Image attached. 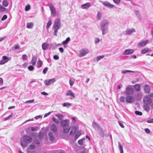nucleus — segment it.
Segmentation results:
<instances>
[{
	"mask_svg": "<svg viewBox=\"0 0 153 153\" xmlns=\"http://www.w3.org/2000/svg\"><path fill=\"white\" fill-rule=\"evenodd\" d=\"M109 23L106 20H102L100 22V26L102 35H104L108 32V29Z\"/></svg>",
	"mask_w": 153,
	"mask_h": 153,
	"instance_id": "obj_1",
	"label": "nucleus"
},
{
	"mask_svg": "<svg viewBox=\"0 0 153 153\" xmlns=\"http://www.w3.org/2000/svg\"><path fill=\"white\" fill-rule=\"evenodd\" d=\"M32 140V138L30 137L25 135L23 137V140L21 142V144L23 147H25Z\"/></svg>",
	"mask_w": 153,
	"mask_h": 153,
	"instance_id": "obj_2",
	"label": "nucleus"
},
{
	"mask_svg": "<svg viewBox=\"0 0 153 153\" xmlns=\"http://www.w3.org/2000/svg\"><path fill=\"white\" fill-rule=\"evenodd\" d=\"M92 126L95 129H97L100 132V133L102 134H103L104 131L99 125L97 122L94 121L92 123Z\"/></svg>",
	"mask_w": 153,
	"mask_h": 153,
	"instance_id": "obj_3",
	"label": "nucleus"
},
{
	"mask_svg": "<svg viewBox=\"0 0 153 153\" xmlns=\"http://www.w3.org/2000/svg\"><path fill=\"white\" fill-rule=\"evenodd\" d=\"M61 23L60 19L57 18L56 19L54 23L53 28L59 29L61 27Z\"/></svg>",
	"mask_w": 153,
	"mask_h": 153,
	"instance_id": "obj_4",
	"label": "nucleus"
},
{
	"mask_svg": "<svg viewBox=\"0 0 153 153\" xmlns=\"http://www.w3.org/2000/svg\"><path fill=\"white\" fill-rule=\"evenodd\" d=\"M89 50L87 48H83L79 51V56L80 57L85 56L89 53Z\"/></svg>",
	"mask_w": 153,
	"mask_h": 153,
	"instance_id": "obj_5",
	"label": "nucleus"
},
{
	"mask_svg": "<svg viewBox=\"0 0 153 153\" xmlns=\"http://www.w3.org/2000/svg\"><path fill=\"white\" fill-rule=\"evenodd\" d=\"M143 102L144 103L150 105L152 103V102H153V100H152V98L149 96L147 95L144 97Z\"/></svg>",
	"mask_w": 153,
	"mask_h": 153,
	"instance_id": "obj_6",
	"label": "nucleus"
},
{
	"mask_svg": "<svg viewBox=\"0 0 153 153\" xmlns=\"http://www.w3.org/2000/svg\"><path fill=\"white\" fill-rule=\"evenodd\" d=\"M49 7L51 11V15L53 16H55L57 15L56 10L53 5L52 4L49 5Z\"/></svg>",
	"mask_w": 153,
	"mask_h": 153,
	"instance_id": "obj_7",
	"label": "nucleus"
},
{
	"mask_svg": "<svg viewBox=\"0 0 153 153\" xmlns=\"http://www.w3.org/2000/svg\"><path fill=\"white\" fill-rule=\"evenodd\" d=\"M56 81V79L54 78L51 79H48L44 81V84L48 86L51 85L54 83Z\"/></svg>",
	"mask_w": 153,
	"mask_h": 153,
	"instance_id": "obj_8",
	"label": "nucleus"
},
{
	"mask_svg": "<svg viewBox=\"0 0 153 153\" xmlns=\"http://www.w3.org/2000/svg\"><path fill=\"white\" fill-rule=\"evenodd\" d=\"M134 98L131 96H127L126 98V101L128 103H131L134 102Z\"/></svg>",
	"mask_w": 153,
	"mask_h": 153,
	"instance_id": "obj_9",
	"label": "nucleus"
},
{
	"mask_svg": "<svg viewBox=\"0 0 153 153\" xmlns=\"http://www.w3.org/2000/svg\"><path fill=\"white\" fill-rule=\"evenodd\" d=\"M126 90L125 94L126 95H132L133 94L134 91L132 88L127 87Z\"/></svg>",
	"mask_w": 153,
	"mask_h": 153,
	"instance_id": "obj_10",
	"label": "nucleus"
},
{
	"mask_svg": "<svg viewBox=\"0 0 153 153\" xmlns=\"http://www.w3.org/2000/svg\"><path fill=\"white\" fill-rule=\"evenodd\" d=\"M67 96H70L71 99H73L75 97V95L73 92L71 90L67 91L66 93Z\"/></svg>",
	"mask_w": 153,
	"mask_h": 153,
	"instance_id": "obj_11",
	"label": "nucleus"
},
{
	"mask_svg": "<svg viewBox=\"0 0 153 153\" xmlns=\"http://www.w3.org/2000/svg\"><path fill=\"white\" fill-rule=\"evenodd\" d=\"M100 1L102 2L104 6L110 8H111L115 6L114 5L111 4L108 1Z\"/></svg>",
	"mask_w": 153,
	"mask_h": 153,
	"instance_id": "obj_12",
	"label": "nucleus"
},
{
	"mask_svg": "<svg viewBox=\"0 0 153 153\" xmlns=\"http://www.w3.org/2000/svg\"><path fill=\"white\" fill-rule=\"evenodd\" d=\"M135 29L132 28H128L125 31V34L126 35H131L132 33L135 32Z\"/></svg>",
	"mask_w": 153,
	"mask_h": 153,
	"instance_id": "obj_13",
	"label": "nucleus"
},
{
	"mask_svg": "<svg viewBox=\"0 0 153 153\" xmlns=\"http://www.w3.org/2000/svg\"><path fill=\"white\" fill-rule=\"evenodd\" d=\"M9 60V58L6 56H2V59L0 61V65H3L7 62Z\"/></svg>",
	"mask_w": 153,
	"mask_h": 153,
	"instance_id": "obj_14",
	"label": "nucleus"
},
{
	"mask_svg": "<svg viewBox=\"0 0 153 153\" xmlns=\"http://www.w3.org/2000/svg\"><path fill=\"white\" fill-rule=\"evenodd\" d=\"M134 51L131 49H127L125 50L123 53L124 55H128L132 54L133 53Z\"/></svg>",
	"mask_w": 153,
	"mask_h": 153,
	"instance_id": "obj_15",
	"label": "nucleus"
},
{
	"mask_svg": "<svg viewBox=\"0 0 153 153\" xmlns=\"http://www.w3.org/2000/svg\"><path fill=\"white\" fill-rule=\"evenodd\" d=\"M149 42L148 40H145L142 42H139L138 44V46L139 47H142L146 45Z\"/></svg>",
	"mask_w": 153,
	"mask_h": 153,
	"instance_id": "obj_16",
	"label": "nucleus"
},
{
	"mask_svg": "<svg viewBox=\"0 0 153 153\" xmlns=\"http://www.w3.org/2000/svg\"><path fill=\"white\" fill-rule=\"evenodd\" d=\"M144 91L145 93H149L150 91L149 86L147 84L144 87Z\"/></svg>",
	"mask_w": 153,
	"mask_h": 153,
	"instance_id": "obj_17",
	"label": "nucleus"
},
{
	"mask_svg": "<svg viewBox=\"0 0 153 153\" xmlns=\"http://www.w3.org/2000/svg\"><path fill=\"white\" fill-rule=\"evenodd\" d=\"M37 57L34 55H33L32 58L31 63L33 66L34 65L37 61Z\"/></svg>",
	"mask_w": 153,
	"mask_h": 153,
	"instance_id": "obj_18",
	"label": "nucleus"
},
{
	"mask_svg": "<svg viewBox=\"0 0 153 153\" xmlns=\"http://www.w3.org/2000/svg\"><path fill=\"white\" fill-rule=\"evenodd\" d=\"M68 121L67 120H63L61 122V124L63 126L66 127L69 126Z\"/></svg>",
	"mask_w": 153,
	"mask_h": 153,
	"instance_id": "obj_19",
	"label": "nucleus"
},
{
	"mask_svg": "<svg viewBox=\"0 0 153 153\" xmlns=\"http://www.w3.org/2000/svg\"><path fill=\"white\" fill-rule=\"evenodd\" d=\"M152 50L150 49L146 48L142 50L141 51V53L142 54H145L147 53L150 52H152Z\"/></svg>",
	"mask_w": 153,
	"mask_h": 153,
	"instance_id": "obj_20",
	"label": "nucleus"
},
{
	"mask_svg": "<svg viewBox=\"0 0 153 153\" xmlns=\"http://www.w3.org/2000/svg\"><path fill=\"white\" fill-rule=\"evenodd\" d=\"M51 130L53 132H56L57 131V128L56 125L54 124H52L51 127Z\"/></svg>",
	"mask_w": 153,
	"mask_h": 153,
	"instance_id": "obj_21",
	"label": "nucleus"
},
{
	"mask_svg": "<svg viewBox=\"0 0 153 153\" xmlns=\"http://www.w3.org/2000/svg\"><path fill=\"white\" fill-rule=\"evenodd\" d=\"M49 46V45L48 43H43L42 45V49L44 50H45L48 49Z\"/></svg>",
	"mask_w": 153,
	"mask_h": 153,
	"instance_id": "obj_22",
	"label": "nucleus"
},
{
	"mask_svg": "<svg viewBox=\"0 0 153 153\" xmlns=\"http://www.w3.org/2000/svg\"><path fill=\"white\" fill-rule=\"evenodd\" d=\"M91 5L89 3H87L81 5V7L83 9H86L89 8Z\"/></svg>",
	"mask_w": 153,
	"mask_h": 153,
	"instance_id": "obj_23",
	"label": "nucleus"
},
{
	"mask_svg": "<svg viewBox=\"0 0 153 153\" xmlns=\"http://www.w3.org/2000/svg\"><path fill=\"white\" fill-rule=\"evenodd\" d=\"M48 136L50 141H53L54 140L55 137L52 133L49 132L48 133Z\"/></svg>",
	"mask_w": 153,
	"mask_h": 153,
	"instance_id": "obj_24",
	"label": "nucleus"
},
{
	"mask_svg": "<svg viewBox=\"0 0 153 153\" xmlns=\"http://www.w3.org/2000/svg\"><path fill=\"white\" fill-rule=\"evenodd\" d=\"M149 104L144 103L143 104V108L147 112H149L150 110V107L149 105Z\"/></svg>",
	"mask_w": 153,
	"mask_h": 153,
	"instance_id": "obj_25",
	"label": "nucleus"
},
{
	"mask_svg": "<svg viewBox=\"0 0 153 153\" xmlns=\"http://www.w3.org/2000/svg\"><path fill=\"white\" fill-rule=\"evenodd\" d=\"M76 128L75 126L72 127L70 133V135H72L76 131Z\"/></svg>",
	"mask_w": 153,
	"mask_h": 153,
	"instance_id": "obj_26",
	"label": "nucleus"
},
{
	"mask_svg": "<svg viewBox=\"0 0 153 153\" xmlns=\"http://www.w3.org/2000/svg\"><path fill=\"white\" fill-rule=\"evenodd\" d=\"M134 87L135 90L137 91H139L140 89V86L138 84H136L134 85Z\"/></svg>",
	"mask_w": 153,
	"mask_h": 153,
	"instance_id": "obj_27",
	"label": "nucleus"
},
{
	"mask_svg": "<svg viewBox=\"0 0 153 153\" xmlns=\"http://www.w3.org/2000/svg\"><path fill=\"white\" fill-rule=\"evenodd\" d=\"M33 26V24L32 22L28 23L27 24V27L28 28L31 29Z\"/></svg>",
	"mask_w": 153,
	"mask_h": 153,
	"instance_id": "obj_28",
	"label": "nucleus"
},
{
	"mask_svg": "<svg viewBox=\"0 0 153 153\" xmlns=\"http://www.w3.org/2000/svg\"><path fill=\"white\" fill-rule=\"evenodd\" d=\"M118 143L119 145V149L120 150V153H123L122 146L121 145L120 142H118Z\"/></svg>",
	"mask_w": 153,
	"mask_h": 153,
	"instance_id": "obj_29",
	"label": "nucleus"
},
{
	"mask_svg": "<svg viewBox=\"0 0 153 153\" xmlns=\"http://www.w3.org/2000/svg\"><path fill=\"white\" fill-rule=\"evenodd\" d=\"M55 116L57 117L58 119L60 120H62L64 117L61 114H57L55 115Z\"/></svg>",
	"mask_w": 153,
	"mask_h": 153,
	"instance_id": "obj_30",
	"label": "nucleus"
},
{
	"mask_svg": "<svg viewBox=\"0 0 153 153\" xmlns=\"http://www.w3.org/2000/svg\"><path fill=\"white\" fill-rule=\"evenodd\" d=\"M2 5L4 7H7L9 4L8 2L6 0H4L2 2Z\"/></svg>",
	"mask_w": 153,
	"mask_h": 153,
	"instance_id": "obj_31",
	"label": "nucleus"
},
{
	"mask_svg": "<svg viewBox=\"0 0 153 153\" xmlns=\"http://www.w3.org/2000/svg\"><path fill=\"white\" fill-rule=\"evenodd\" d=\"M43 62L42 61L39 60L37 62V67L38 68L41 67L42 65Z\"/></svg>",
	"mask_w": 153,
	"mask_h": 153,
	"instance_id": "obj_32",
	"label": "nucleus"
},
{
	"mask_svg": "<svg viewBox=\"0 0 153 153\" xmlns=\"http://www.w3.org/2000/svg\"><path fill=\"white\" fill-rule=\"evenodd\" d=\"M70 40V38L69 37H68L67 38L66 40L63 41L62 42V44L63 45H65L68 43Z\"/></svg>",
	"mask_w": 153,
	"mask_h": 153,
	"instance_id": "obj_33",
	"label": "nucleus"
},
{
	"mask_svg": "<svg viewBox=\"0 0 153 153\" xmlns=\"http://www.w3.org/2000/svg\"><path fill=\"white\" fill-rule=\"evenodd\" d=\"M81 133L80 132H77L75 134V136L74 137V139L76 140L81 135Z\"/></svg>",
	"mask_w": 153,
	"mask_h": 153,
	"instance_id": "obj_34",
	"label": "nucleus"
},
{
	"mask_svg": "<svg viewBox=\"0 0 153 153\" xmlns=\"http://www.w3.org/2000/svg\"><path fill=\"white\" fill-rule=\"evenodd\" d=\"M74 80L73 78H70L69 80V83L71 86H72L73 85L74 83Z\"/></svg>",
	"mask_w": 153,
	"mask_h": 153,
	"instance_id": "obj_35",
	"label": "nucleus"
},
{
	"mask_svg": "<svg viewBox=\"0 0 153 153\" xmlns=\"http://www.w3.org/2000/svg\"><path fill=\"white\" fill-rule=\"evenodd\" d=\"M52 24V21L51 19H50L47 23L46 29L48 30Z\"/></svg>",
	"mask_w": 153,
	"mask_h": 153,
	"instance_id": "obj_36",
	"label": "nucleus"
},
{
	"mask_svg": "<svg viewBox=\"0 0 153 153\" xmlns=\"http://www.w3.org/2000/svg\"><path fill=\"white\" fill-rule=\"evenodd\" d=\"M63 107H69L71 105V104L68 102H66L63 103L62 104Z\"/></svg>",
	"mask_w": 153,
	"mask_h": 153,
	"instance_id": "obj_37",
	"label": "nucleus"
},
{
	"mask_svg": "<svg viewBox=\"0 0 153 153\" xmlns=\"http://www.w3.org/2000/svg\"><path fill=\"white\" fill-rule=\"evenodd\" d=\"M85 138H82L79 140L78 141V144L80 145H82L83 144V141L84 140H85Z\"/></svg>",
	"mask_w": 153,
	"mask_h": 153,
	"instance_id": "obj_38",
	"label": "nucleus"
},
{
	"mask_svg": "<svg viewBox=\"0 0 153 153\" xmlns=\"http://www.w3.org/2000/svg\"><path fill=\"white\" fill-rule=\"evenodd\" d=\"M134 71H131L128 70H123L121 71V73L123 74H125L126 73H133Z\"/></svg>",
	"mask_w": 153,
	"mask_h": 153,
	"instance_id": "obj_39",
	"label": "nucleus"
},
{
	"mask_svg": "<svg viewBox=\"0 0 153 153\" xmlns=\"http://www.w3.org/2000/svg\"><path fill=\"white\" fill-rule=\"evenodd\" d=\"M126 98L124 96H121L120 97L119 100L120 102L121 103H123L124 102Z\"/></svg>",
	"mask_w": 153,
	"mask_h": 153,
	"instance_id": "obj_40",
	"label": "nucleus"
},
{
	"mask_svg": "<svg viewBox=\"0 0 153 153\" xmlns=\"http://www.w3.org/2000/svg\"><path fill=\"white\" fill-rule=\"evenodd\" d=\"M70 129V127H68L67 128H64L63 129V131L65 133H68Z\"/></svg>",
	"mask_w": 153,
	"mask_h": 153,
	"instance_id": "obj_41",
	"label": "nucleus"
},
{
	"mask_svg": "<svg viewBox=\"0 0 153 153\" xmlns=\"http://www.w3.org/2000/svg\"><path fill=\"white\" fill-rule=\"evenodd\" d=\"M104 57V55H102L100 56H98L97 57V61H99L100 59L103 58Z\"/></svg>",
	"mask_w": 153,
	"mask_h": 153,
	"instance_id": "obj_42",
	"label": "nucleus"
},
{
	"mask_svg": "<svg viewBox=\"0 0 153 153\" xmlns=\"http://www.w3.org/2000/svg\"><path fill=\"white\" fill-rule=\"evenodd\" d=\"M101 17V14L100 12H99L98 13L97 16V20H99Z\"/></svg>",
	"mask_w": 153,
	"mask_h": 153,
	"instance_id": "obj_43",
	"label": "nucleus"
},
{
	"mask_svg": "<svg viewBox=\"0 0 153 153\" xmlns=\"http://www.w3.org/2000/svg\"><path fill=\"white\" fill-rule=\"evenodd\" d=\"M142 98V94L140 93L138 94L136 96V99L137 100L141 99Z\"/></svg>",
	"mask_w": 153,
	"mask_h": 153,
	"instance_id": "obj_44",
	"label": "nucleus"
},
{
	"mask_svg": "<svg viewBox=\"0 0 153 153\" xmlns=\"http://www.w3.org/2000/svg\"><path fill=\"white\" fill-rule=\"evenodd\" d=\"M52 120L56 124H59V120H58L56 119L55 117H53L52 118Z\"/></svg>",
	"mask_w": 153,
	"mask_h": 153,
	"instance_id": "obj_45",
	"label": "nucleus"
},
{
	"mask_svg": "<svg viewBox=\"0 0 153 153\" xmlns=\"http://www.w3.org/2000/svg\"><path fill=\"white\" fill-rule=\"evenodd\" d=\"M30 5L29 4H28L25 7V10L26 11H28L30 10Z\"/></svg>",
	"mask_w": 153,
	"mask_h": 153,
	"instance_id": "obj_46",
	"label": "nucleus"
},
{
	"mask_svg": "<svg viewBox=\"0 0 153 153\" xmlns=\"http://www.w3.org/2000/svg\"><path fill=\"white\" fill-rule=\"evenodd\" d=\"M35 146L33 144H32L30 145L28 147L29 149H33L35 148Z\"/></svg>",
	"mask_w": 153,
	"mask_h": 153,
	"instance_id": "obj_47",
	"label": "nucleus"
},
{
	"mask_svg": "<svg viewBox=\"0 0 153 153\" xmlns=\"http://www.w3.org/2000/svg\"><path fill=\"white\" fill-rule=\"evenodd\" d=\"M22 59L23 60H26L27 59V56L26 54L22 55Z\"/></svg>",
	"mask_w": 153,
	"mask_h": 153,
	"instance_id": "obj_48",
	"label": "nucleus"
},
{
	"mask_svg": "<svg viewBox=\"0 0 153 153\" xmlns=\"http://www.w3.org/2000/svg\"><path fill=\"white\" fill-rule=\"evenodd\" d=\"M48 67H46L44 68L43 71V73L44 74H45L47 73V71H48Z\"/></svg>",
	"mask_w": 153,
	"mask_h": 153,
	"instance_id": "obj_49",
	"label": "nucleus"
},
{
	"mask_svg": "<svg viewBox=\"0 0 153 153\" xmlns=\"http://www.w3.org/2000/svg\"><path fill=\"white\" fill-rule=\"evenodd\" d=\"M53 29L54 30L53 35H54L55 36H57V33L59 29H56V28H53Z\"/></svg>",
	"mask_w": 153,
	"mask_h": 153,
	"instance_id": "obj_50",
	"label": "nucleus"
},
{
	"mask_svg": "<svg viewBox=\"0 0 153 153\" xmlns=\"http://www.w3.org/2000/svg\"><path fill=\"white\" fill-rule=\"evenodd\" d=\"M135 113L137 115H139L140 116H141L142 114V113L141 112L138 111H136L135 112Z\"/></svg>",
	"mask_w": 153,
	"mask_h": 153,
	"instance_id": "obj_51",
	"label": "nucleus"
},
{
	"mask_svg": "<svg viewBox=\"0 0 153 153\" xmlns=\"http://www.w3.org/2000/svg\"><path fill=\"white\" fill-rule=\"evenodd\" d=\"M5 8L0 5V11L1 12L4 11Z\"/></svg>",
	"mask_w": 153,
	"mask_h": 153,
	"instance_id": "obj_52",
	"label": "nucleus"
},
{
	"mask_svg": "<svg viewBox=\"0 0 153 153\" xmlns=\"http://www.w3.org/2000/svg\"><path fill=\"white\" fill-rule=\"evenodd\" d=\"M34 99H33L32 100H28L26 101L25 102V103L26 104L27 103H32L34 101Z\"/></svg>",
	"mask_w": 153,
	"mask_h": 153,
	"instance_id": "obj_53",
	"label": "nucleus"
},
{
	"mask_svg": "<svg viewBox=\"0 0 153 153\" xmlns=\"http://www.w3.org/2000/svg\"><path fill=\"white\" fill-rule=\"evenodd\" d=\"M28 69L30 71H32L34 69V67L33 66L30 65L28 67Z\"/></svg>",
	"mask_w": 153,
	"mask_h": 153,
	"instance_id": "obj_54",
	"label": "nucleus"
},
{
	"mask_svg": "<svg viewBox=\"0 0 153 153\" xmlns=\"http://www.w3.org/2000/svg\"><path fill=\"white\" fill-rule=\"evenodd\" d=\"M13 116V114L11 113V114L10 115H9V116H8L7 117H6L5 118V120H8L9 119L11 118Z\"/></svg>",
	"mask_w": 153,
	"mask_h": 153,
	"instance_id": "obj_55",
	"label": "nucleus"
},
{
	"mask_svg": "<svg viewBox=\"0 0 153 153\" xmlns=\"http://www.w3.org/2000/svg\"><path fill=\"white\" fill-rule=\"evenodd\" d=\"M146 122L149 123H153V118H151L148 120Z\"/></svg>",
	"mask_w": 153,
	"mask_h": 153,
	"instance_id": "obj_56",
	"label": "nucleus"
},
{
	"mask_svg": "<svg viewBox=\"0 0 153 153\" xmlns=\"http://www.w3.org/2000/svg\"><path fill=\"white\" fill-rule=\"evenodd\" d=\"M118 123L120 126L122 128H124V126L123 123L120 121H118Z\"/></svg>",
	"mask_w": 153,
	"mask_h": 153,
	"instance_id": "obj_57",
	"label": "nucleus"
},
{
	"mask_svg": "<svg viewBox=\"0 0 153 153\" xmlns=\"http://www.w3.org/2000/svg\"><path fill=\"white\" fill-rule=\"evenodd\" d=\"M7 16L6 15H4L1 19V21H3L7 19Z\"/></svg>",
	"mask_w": 153,
	"mask_h": 153,
	"instance_id": "obj_58",
	"label": "nucleus"
},
{
	"mask_svg": "<svg viewBox=\"0 0 153 153\" xmlns=\"http://www.w3.org/2000/svg\"><path fill=\"white\" fill-rule=\"evenodd\" d=\"M114 2L117 4L120 3V0H113Z\"/></svg>",
	"mask_w": 153,
	"mask_h": 153,
	"instance_id": "obj_59",
	"label": "nucleus"
},
{
	"mask_svg": "<svg viewBox=\"0 0 153 153\" xmlns=\"http://www.w3.org/2000/svg\"><path fill=\"white\" fill-rule=\"evenodd\" d=\"M59 45H60L59 44H56V43H54L51 45L52 46L55 47H57Z\"/></svg>",
	"mask_w": 153,
	"mask_h": 153,
	"instance_id": "obj_60",
	"label": "nucleus"
},
{
	"mask_svg": "<svg viewBox=\"0 0 153 153\" xmlns=\"http://www.w3.org/2000/svg\"><path fill=\"white\" fill-rule=\"evenodd\" d=\"M100 39L98 38H97L95 39V42L96 44L100 42Z\"/></svg>",
	"mask_w": 153,
	"mask_h": 153,
	"instance_id": "obj_61",
	"label": "nucleus"
},
{
	"mask_svg": "<svg viewBox=\"0 0 153 153\" xmlns=\"http://www.w3.org/2000/svg\"><path fill=\"white\" fill-rule=\"evenodd\" d=\"M37 127H32L31 128V130L32 131H34L37 130Z\"/></svg>",
	"mask_w": 153,
	"mask_h": 153,
	"instance_id": "obj_62",
	"label": "nucleus"
},
{
	"mask_svg": "<svg viewBox=\"0 0 153 153\" xmlns=\"http://www.w3.org/2000/svg\"><path fill=\"white\" fill-rule=\"evenodd\" d=\"M145 131L147 133L149 134L150 132V130L149 129L146 128L145 129Z\"/></svg>",
	"mask_w": 153,
	"mask_h": 153,
	"instance_id": "obj_63",
	"label": "nucleus"
},
{
	"mask_svg": "<svg viewBox=\"0 0 153 153\" xmlns=\"http://www.w3.org/2000/svg\"><path fill=\"white\" fill-rule=\"evenodd\" d=\"M53 58L56 60H57L59 59V57L57 55H55L53 56Z\"/></svg>",
	"mask_w": 153,
	"mask_h": 153,
	"instance_id": "obj_64",
	"label": "nucleus"
}]
</instances>
